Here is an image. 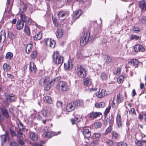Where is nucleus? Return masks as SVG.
<instances>
[{
  "instance_id": "f257e3e1",
  "label": "nucleus",
  "mask_w": 146,
  "mask_h": 146,
  "mask_svg": "<svg viewBox=\"0 0 146 146\" xmlns=\"http://www.w3.org/2000/svg\"><path fill=\"white\" fill-rule=\"evenodd\" d=\"M83 104L82 100H77L72 103L68 104L66 107V110L70 112L73 110L75 108L78 106H82Z\"/></svg>"
},
{
  "instance_id": "f03ea898",
  "label": "nucleus",
  "mask_w": 146,
  "mask_h": 146,
  "mask_svg": "<svg viewBox=\"0 0 146 146\" xmlns=\"http://www.w3.org/2000/svg\"><path fill=\"white\" fill-rule=\"evenodd\" d=\"M76 70L77 75L79 78H83L86 76V69L82 66L80 65H77Z\"/></svg>"
},
{
  "instance_id": "7ed1b4c3",
  "label": "nucleus",
  "mask_w": 146,
  "mask_h": 146,
  "mask_svg": "<svg viewBox=\"0 0 146 146\" xmlns=\"http://www.w3.org/2000/svg\"><path fill=\"white\" fill-rule=\"evenodd\" d=\"M63 59V56L59 55L57 51L55 52L52 55L53 60L57 64H62Z\"/></svg>"
},
{
  "instance_id": "20e7f679",
  "label": "nucleus",
  "mask_w": 146,
  "mask_h": 146,
  "mask_svg": "<svg viewBox=\"0 0 146 146\" xmlns=\"http://www.w3.org/2000/svg\"><path fill=\"white\" fill-rule=\"evenodd\" d=\"M60 79V77H58L48 82L44 85V90L47 91L49 90L51 86L53 85L56 82L58 81Z\"/></svg>"
},
{
  "instance_id": "39448f33",
  "label": "nucleus",
  "mask_w": 146,
  "mask_h": 146,
  "mask_svg": "<svg viewBox=\"0 0 146 146\" xmlns=\"http://www.w3.org/2000/svg\"><path fill=\"white\" fill-rule=\"evenodd\" d=\"M57 87L59 90L62 91H66L68 89L67 84L65 82L63 81L58 82Z\"/></svg>"
},
{
  "instance_id": "423d86ee",
  "label": "nucleus",
  "mask_w": 146,
  "mask_h": 146,
  "mask_svg": "<svg viewBox=\"0 0 146 146\" xmlns=\"http://www.w3.org/2000/svg\"><path fill=\"white\" fill-rule=\"evenodd\" d=\"M69 12L68 11H60L58 13V16L60 19L63 20L69 15Z\"/></svg>"
},
{
  "instance_id": "0eeeda50",
  "label": "nucleus",
  "mask_w": 146,
  "mask_h": 146,
  "mask_svg": "<svg viewBox=\"0 0 146 146\" xmlns=\"http://www.w3.org/2000/svg\"><path fill=\"white\" fill-rule=\"evenodd\" d=\"M50 78L48 76L42 78L39 81V85L41 86H43L45 84L50 81Z\"/></svg>"
},
{
  "instance_id": "6e6552de",
  "label": "nucleus",
  "mask_w": 146,
  "mask_h": 146,
  "mask_svg": "<svg viewBox=\"0 0 146 146\" xmlns=\"http://www.w3.org/2000/svg\"><path fill=\"white\" fill-rule=\"evenodd\" d=\"M45 42L46 45L49 46L50 47L53 48L54 47L56 42L54 40L47 38Z\"/></svg>"
},
{
  "instance_id": "1a4fd4ad",
  "label": "nucleus",
  "mask_w": 146,
  "mask_h": 146,
  "mask_svg": "<svg viewBox=\"0 0 146 146\" xmlns=\"http://www.w3.org/2000/svg\"><path fill=\"white\" fill-rule=\"evenodd\" d=\"M82 131L85 138H88L91 136V132L87 128L84 129Z\"/></svg>"
},
{
  "instance_id": "9d476101",
  "label": "nucleus",
  "mask_w": 146,
  "mask_h": 146,
  "mask_svg": "<svg viewBox=\"0 0 146 146\" xmlns=\"http://www.w3.org/2000/svg\"><path fill=\"white\" fill-rule=\"evenodd\" d=\"M17 99L15 95L10 94L6 96V101L8 102H11L14 101Z\"/></svg>"
},
{
  "instance_id": "9b49d317",
  "label": "nucleus",
  "mask_w": 146,
  "mask_h": 146,
  "mask_svg": "<svg viewBox=\"0 0 146 146\" xmlns=\"http://www.w3.org/2000/svg\"><path fill=\"white\" fill-rule=\"evenodd\" d=\"M101 114L102 113L100 112H92L89 113L88 116L89 118H95Z\"/></svg>"
},
{
  "instance_id": "f8f14e48",
  "label": "nucleus",
  "mask_w": 146,
  "mask_h": 146,
  "mask_svg": "<svg viewBox=\"0 0 146 146\" xmlns=\"http://www.w3.org/2000/svg\"><path fill=\"white\" fill-rule=\"evenodd\" d=\"M107 95V93L106 91L104 90H102L101 91L97 92L96 93V95L97 97L101 98L103 96H105Z\"/></svg>"
},
{
  "instance_id": "ddd939ff",
  "label": "nucleus",
  "mask_w": 146,
  "mask_h": 146,
  "mask_svg": "<svg viewBox=\"0 0 146 146\" xmlns=\"http://www.w3.org/2000/svg\"><path fill=\"white\" fill-rule=\"evenodd\" d=\"M1 138L2 141L1 145L2 146L3 143L7 141H9V138L7 133L1 135Z\"/></svg>"
},
{
  "instance_id": "4468645a",
  "label": "nucleus",
  "mask_w": 146,
  "mask_h": 146,
  "mask_svg": "<svg viewBox=\"0 0 146 146\" xmlns=\"http://www.w3.org/2000/svg\"><path fill=\"white\" fill-rule=\"evenodd\" d=\"M82 14V11L81 10H79L74 12L73 14V17L74 19H76L79 17Z\"/></svg>"
},
{
  "instance_id": "2eb2a0df",
  "label": "nucleus",
  "mask_w": 146,
  "mask_h": 146,
  "mask_svg": "<svg viewBox=\"0 0 146 146\" xmlns=\"http://www.w3.org/2000/svg\"><path fill=\"white\" fill-rule=\"evenodd\" d=\"M94 135L96 138V139L95 140L94 139L93 142V143L95 144H97L99 141V138L101 136V134L99 133H94Z\"/></svg>"
},
{
  "instance_id": "dca6fc26",
  "label": "nucleus",
  "mask_w": 146,
  "mask_h": 146,
  "mask_svg": "<svg viewBox=\"0 0 146 146\" xmlns=\"http://www.w3.org/2000/svg\"><path fill=\"white\" fill-rule=\"evenodd\" d=\"M84 84L85 86H89L92 84V81L90 78H87L84 79L83 80Z\"/></svg>"
},
{
  "instance_id": "f3484780",
  "label": "nucleus",
  "mask_w": 146,
  "mask_h": 146,
  "mask_svg": "<svg viewBox=\"0 0 146 146\" xmlns=\"http://www.w3.org/2000/svg\"><path fill=\"white\" fill-rule=\"evenodd\" d=\"M73 64L70 61H68L67 64H64V68L66 70H69L72 69Z\"/></svg>"
},
{
  "instance_id": "a211bd4d",
  "label": "nucleus",
  "mask_w": 146,
  "mask_h": 146,
  "mask_svg": "<svg viewBox=\"0 0 146 146\" xmlns=\"http://www.w3.org/2000/svg\"><path fill=\"white\" fill-rule=\"evenodd\" d=\"M128 64H131L134 66H136L138 67V65L139 64V63L138 60L135 59H131L128 62Z\"/></svg>"
},
{
  "instance_id": "6ab92c4d",
  "label": "nucleus",
  "mask_w": 146,
  "mask_h": 146,
  "mask_svg": "<svg viewBox=\"0 0 146 146\" xmlns=\"http://www.w3.org/2000/svg\"><path fill=\"white\" fill-rule=\"evenodd\" d=\"M63 29H57L56 31V35L57 38H61L63 35Z\"/></svg>"
},
{
  "instance_id": "aec40b11",
  "label": "nucleus",
  "mask_w": 146,
  "mask_h": 146,
  "mask_svg": "<svg viewBox=\"0 0 146 146\" xmlns=\"http://www.w3.org/2000/svg\"><path fill=\"white\" fill-rule=\"evenodd\" d=\"M24 23H22L21 21L19 20L17 23V28L18 30L22 29L24 26Z\"/></svg>"
},
{
  "instance_id": "412c9836",
  "label": "nucleus",
  "mask_w": 146,
  "mask_h": 146,
  "mask_svg": "<svg viewBox=\"0 0 146 146\" xmlns=\"http://www.w3.org/2000/svg\"><path fill=\"white\" fill-rule=\"evenodd\" d=\"M139 7L142 10L145 11L146 10L145 2L143 0H142L140 1Z\"/></svg>"
},
{
  "instance_id": "4be33fe9",
  "label": "nucleus",
  "mask_w": 146,
  "mask_h": 146,
  "mask_svg": "<svg viewBox=\"0 0 146 146\" xmlns=\"http://www.w3.org/2000/svg\"><path fill=\"white\" fill-rule=\"evenodd\" d=\"M116 122L118 126L119 127L122 125L121 119L120 115L118 114L116 117Z\"/></svg>"
},
{
  "instance_id": "5701e85b",
  "label": "nucleus",
  "mask_w": 146,
  "mask_h": 146,
  "mask_svg": "<svg viewBox=\"0 0 146 146\" xmlns=\"http://www.w3.org/2000/svg\"><path fill=\"white\" fill-rule=\"evenodd\" d=\"M0 110L6 118H8L9 117V115L7 110L5 109L2 108H1Z\"/></svg>"
},
{
  "instance_id": "b1692460",
  "label": "nucleus",
  "mask_w": 146,
  "mask_h": 146,
  "mask_svg": "<svg viewBox=\"0 0 146 146\" xmlns=\"http://www.w3.org/2000/svg\"><path fill=\"white\" fill-rule=\"evenodd\" d=\"M3 37V42H4L5 40L6 37V33L4 30L1 31L0 32V42H1V40Z\"/></svg>"
},
{
  "instance_id": "393cba45",
  "label": "nucleus",
  "mask_w": 146,
  "mask_h": 146,
  "mask_svg": "<svg viewBox=\"0 0 146 146\" xmlns=\"http://www.w3.org/2000/svg\"><path fill=\"white\" fill-rule=\"evenodd\" d=\"M30 70L32 72L35 73L36 69L35 64L31 62L29 66Z\"/></svg>"
},
{
  "instance_id": "a878e982",
  "label": "nucleus",
  "mask_w": 146,
  "mask_h": 146,
  "mask_svg": "<svg viewBox=\"0 0 146 146\" xmlns=\"http://www.w3.org/2000/svg\"><path fill=\"white\" fill-rule=\"evenodd\" d=\"M42 33L41 32L38 33L37 35H35L34 37V39L35 40H40L42 38Z\"/></svg>"
},
{
  "instance_id": "bb28decb",
  "label": "nucleus",
  "mask_w": 146,
  "mask_h": 146,
  "mask_svg": "<svg viewBox=\"0 0 146 146\" xmlns=\"http://www.w3.org/2000/svg\"><path fill=\"white\" fill-rule=\"evenodd\" d=\"M105 105V103L103 102H101L100 103H97L95 105V107L97 108H103Z\"/></svg>"
},
{
  "instance_id": "cd10ccee",
  "label": "nucleus",
  "mask_w": 146,
  "mask_h": 146,
  "mask_svg": "<svg viewBox=\"0 0 146 146\" xmlns=\"http://www.w3.org/2000/svg\"><path fill=\"white\" fill-rule=\"evenodd\" d=\"M30 138L34 141H36L38 140V137L34 133H31L30 134Z\"/></svg>"
},
{
  "instance_id": "c85d7f7f",
  "label": "nucleus",
  "mask_w": 146,
  "mask_h": 146,
  "mask_svg": "<svg viewBox=\"0 0 146 146\" xmlns=\"http://www.w3.org/2000/svg\"><path fill=\"white\" fill-rule=\"evenodd\" d=\"M43 100L44 101L50 104L52 102V100L51 98L48 96H44Z\"/></svg>"
},
{
  "instance_id": "c756f323",
  "label": "nucleus",
  "mask_w": 146,
  "mask_h": 146,
  "mask_svg": "<svg viewBox=\"0 0 146 146\" xmlns=\"http://www.w3.org/2000/svg\"><path fill=\"white\" fill-rule=\"evenodd\" d=\"M104 60H105V62L107 64H109L112 62V59L108 56L105 55L104 57Z\"/></svg>"
},
{
  "instance_id": "7c9ffc66",
  "label": "nucleus",
  "mask_w": 146,
  "mask_h": 146,
  "mask_svg": "<svg viewBox=\"0 0 146 146\" xmlns=\"http://www.w3.org/2000/svg\"><path fill=\"white\" fill-rule=\"evenodd\" d=\"M3 68L5 71H9L11 68V66L8 64L5 63L3 66Z\"/></svg>"
},
{
  "instance_id": "2f4dec72",
  "label": "nucleus",
  "mask_w": 146,
  "mask_h": 146,
  "mask_svg": "<svg viewBox=\"0 0 146 146\" xmlns=\"http://www.w3.org/2000/svg\"><path fill=\"white\" fill-rule=\"evenodd\" d=\"M88 41L83 37L80 40V44L82 46L85 45Z\"/></svg>"
},
{
  "instance_id": "473e14b6",
  "label": "nucleus",
  "mask_w": 146,
  "mask_h": 146,
  "mask_svg": "<svg viewBox=\"0 0 146 146\" xmlns=\"http://www.w3.org/2000/svg\"><path fill=\"white\" fill-rule=\"evenodd\" d=\"M90 35V33L89 31H87L85 32L84 33V35L83 37L85 38L86 40L88 41L89 37Z\"/></svg>"
},
{
  "instance_id": "72a5a7b5",
  "label": "nucleus",
  "mask_w": 146,
  "mask_h": 146,
  "mask_svg": "<svg viewBox=\"0 0 146 146\" xmlns=\"http://www.w3.org/2000/svg\"><path fill=\"white\" fill-rule=\"evenodd\" d=\"M21 18L22 20V22L24 23L26 21L27 17H26L24 15L23 13H21L20 14Z\"/></svg>"
},
{
  "instance_id": "f704fd0d",
  "label": "nucleus",
  "mask_w": 146,
  "mask_h": 146,
  "mask_svg": "<svg viewBox=\"0 0 146 146\" xmlns=\"http://www.w3.org/2000/svg\"><path fill=\"white\" fill-rule=\"evenodd\" d=\"M105 118L104 122L106 125H107L109 123L110 124L112 123V121L110 119V117L109 118L106 117V116H105Z\"/></svg>"
},
{
  "instance_id": "c9c22d12",
  "label": "nucleus",
  "mask_w": 146,
  "mask_h": 146,
  "mask_svg": "<svg viewBox=\"0 0 146 146\" xmlns=\"http://www.w3.org/2000/svg\"><path fill=\"white\" fill-rule=\"evenodd\" d=\"M24 31L27 35H29L30 33L29 28L28 26L26 25H25Z\"/></svg>"
},
{
  "instance_id": "e433bc0d",
  "label": "nucleus",
  "mask_w": 146,
  "mask_h": 146,
  "mask_svg": "<svg viewBox=\"0 0 146 146\" xmlns=\"http://www.w3.org/2000/svg\"><path fill=\"white\" fill-rule=\"evenodd\" d=\"M48 110H43L41 111V113L44 117H47L48 115Z\"/></svg>"
},
{
  "instance_id": "4c0bfd02",
  "label": "nucleus",
  "mask_w": 146,
  "mask_h": 146,
  "mask_svg": "<svg viewBox=\"0 0 146 146\" xmlns=\"http://www.w3.org/2000/svg\"><path fill=\"white\" fill-rule=\"evenodd\" d=\"M13 57V54L11 52H7L5 58L7 59H10Z\"/></svg>"
},
{
  "instance_id": "58836bf2",
  "label": "nucleus",
  "mask_w": 146,
  "mask_h": 146,
  "mask_svg": "<svg viewBox=\"0 0 146 146\" xmlns=\"http://www.w3.org/2000/svg\"><path fill=\"white\" fill-rule=\"evenodd\" d=\"M101 77L102 80H106L107 79V76L104 73H102L101 74Z\"/></svg>"
},
{
  "instance_id": "ea45409f",
  "label": "nucleus",
  "mask_w": 146,
  "mask_h": 146,
  "mask_svg": "<svg viewBox=\"0 0 146 146\" xmlns=\"http://www.w3.org/2000/svg\"><path fill=\"white\" fill-rule=\"evenodd\" d=\"M37 56V51H34L32 52L31 55V59H34Z\"/></svg>"
},
{
  "instance_id": "a19ab883",
  "label": "nucleus",
  "mask_w": 146,
  "mask_h": 146,
  "mask_svg": "<svg viewBox=\"0 0 146 146\" xmlns=\"http://www.w3.org/2000/svg\"><path fill=\"white\" fill-rule=\"evenodd\" d=\"M82 117L80 115H76L75 116L74 118L75 119L77 123H78L80 121Z\"/></svg>"
},
{
  "instance_id": "79ce46f5",
  "label": "nucleus",
  "mask_w": 146,
  "mask_h": 146,
  "mask_svg": "<svg viewBox=\"0 0 146 146\" xmlns=\"http://www.w3.org/2000/svg\"><path fill=\"white\" fill-rule=\"evenodd\" d=\"M82 117L80 115H76L75 116L74 118L75 119L77 123H78L80 121Z\"/></svg>"
},
{
  "instance_id": "37998d69",
  "label": "nucleus",
  "mask_w": 146,
  "mask_h": 146,
  "mask_svg": "<svg viewBox=\"0 0 146 146\" xmlns=\"http://www.w3.org/2000/svg\"><path fill=\"white\" fill-rule=\"evenodd\" d=\"M122 100H121V97L120 94H119L117 95V100L116 102L117 104H118L119 103L122 102Z\"/></svg>"
},
{
  "instance_id": "c03bdc74",
  "label": "nucleus",
  "mask_w": 146,
  "mask_h": 146,
  "mask_svg": "<svg viewBox=\"0 0 146 146\" xmlns=\"http://www.w3.org/2000/svg\"><path fill=\"white\" fill-rule=\"evenodd\" d=\"M45 135L46 137L50 138L53 135L52 133L49 132H47L45 133Z\"/></svg>"
},
{
  "instance_id": "a18cd8bd",
  "label": "nucleus",
  "mask_w": 146,
  "mask_h": 146,
  "mask_svg": "<svg viewBox=\"0 0 146 146\" xmlns=\"http://www.w3.org/2000/svg\"><path fill=\"white\" fill-rule=\"evenodd\" d=\"M130 39L131 40H137L139 39V37L138 36H137L134 35H131L130 37Z\"/></svg>"
},
{
  "instance_id": "49530a36",
  "label": "nucleus",
  "mask_w": 146,
  "mask_h": 146,
  "mask_svg": "<svg viewBox=\"0 0 146 146\" xmlns=\"http://www.w3.org/2000/svg\"><path fill=\"white\" fill-rule=\"evenodd\" d=\"M18 126L20 130H24L25 128V127L23 126V124L21 122L19 123Z\"/></svg>"
},
{
  "instance_id": "de8ad7c7",
  "label": "nucleus",
  "mask_w": 146,
  "mask_h": 146,
  "mask_svg": "<svg viewBox=\"0 0 146 146\" xmlns=\"http://www.w3.org/2000/svg\"><path fill=\"white\" fill-rule=\"evenodd\" d=\"M141 23L143 24H146V17L145 16L143 17L140 20Z\"/></svg>"
},
{
  "instance_id": "09e8293b",
  "label": "nucleus",
  "mask_w": 146,
  "mask_h": 146,
  "mask_svg": "<svg viewBox=\"0 0 146 146\" xmlns=\"http://www.w3.org/2000/svg\"><path fill=\"white\" fill-rule=\"evenodd\" d=\"M18 141L19 144L21 146H25V144L22 140L19 139Z\"/></svg>"
},
{
  "instance_id": "8fccbe9b",
  "label": "nucleus",
  "mask_w": 146,
  "mask_h": 146,
  "mask_svg": "<svg viewBox=\"0 0 146 146\" xmlns=\"http://www.w3.org/2000/svg\"><path fill=\"white\" fill-rule=\"evenodd\" d=\"M94 125L96 128H98L101 127L102 126V123L100 122H98L95 123Z\"/></svg>"
},
{
  "instance_id": "3c124183",
  "label": "nucleus",
  "mask_w": 146,
  "mask_h": 146,
  "mask_svg": "<svg viewBox=\"0 0 146 146\" xmlns=\"http://www.w3.org/2000/svg\"><path fill=\"white\" fill-rule=\"evenodd\" d=\"M106 143L108 146H111L113 144V143L112 141L109 140L106 141Z\"/></svg>"
},
{
  "instance_id": "603ef678",
  "label": "nucleus",
  "mask_w": 146,
  "mask_h": 146,
  "mask_svg": "<svg viewBox=\"0 0 146 146\" xmlns=\"http://www.w3.org/2000/svg\"><path fill=\"white\" fill-rule=\"evenodd\" d=\"M140 45H136L134 47V50L135 52L139 51L140 50Z\"/></svg>"
},
{
  "instance_id": "864d4df0",
  "label": "nucleus",
  "mask_w": 146,
  "mask_h": 146,
  "mask_svg": "<svg viewBox=\"0 0 146 146\" xmlns=\"http://www.w3.org/2000/svg\"><path fill=\"white\" fill-rule=\"evenodd\" d=\"M118 146H127V144L123 142H120L118 143Z\"/></svg>"
},
{
  "instance_id": "5fc2aeb1",
  "label": "nucleus",
  "mask_w": 146,
  "mask_h": 146,
  "mask_svg": "<svg viewBox=\"0 0 146 146\" xmlns=\"http://www.w3.org/2000/svg\"><path fill=\"white\" fill-rule=\"evenodd\" d=\"M131 112L134 115H136V113L134 108H132L131 109L130 111H129V114H130Z\"/></svg>"
},
{
  "instance_id": "6e6d98bb",
  "label": "nucleus",
  "mask_w": 146,
  "mask_h": 146,
  "mask_svg": "<svg viewBox=\"0 0 146 146\" xmlns=\"http://www.w3.org/2000/svg\"><path fill=\"white\" fill-rule=\"evenodd\" d=\"M110 106L109 108L106 109L104 113L105 116H106L107 114L109 113L110 111Z\"/></svg>"
},
{
  "instance_id": "4d7b16f0",
  "label": "nucleus",
  "mask_w": 146,
  "mask_h": 146,
  "mask_svg": "<svg viewBox=\"0 0 146 146\" xmlns=\"http://www.w3.org/2000/svg\"><path fill=\"white\" fill-rule=\"evenodd\" d=\"M9 146H18V145L17 143L12 142L9 143Z\"/></svg>"
},
{
  "instance_id": "13d9d810",
  "label": "nucleus",
  "mask_w": 146,
  "mask_h": 146,
  "mask_svg": "<svg viewBox=\"0 0 146 146\" xmlns=\"http://www.w3.org/2000/svg\"><path fill=\"white\" fill-rule=\"evenodd\" d=\"M10 133L12 136H16L15 132L13 130H12L11 129H10L9 130Z\"/></svg>"
},
{
  "instance_id": "bf43d9fd",
  "label": "nucleus",
  "mask_w": 146,
  "mask_h": 146,
  "mask_svg": "<svg viewBox=\"0 0 146 146\" xmlns=\"http://www.w3.org/2000/svg\"><path fill=\"white\" fill-rule=\"evenodd\" d=\"M70 121L72 123V124H76L77 123H78L75 120V119L74 118H72L70 119Z\"/></svg>"
},
{
  "instance_id": "052dcab7",
  "label": "nucleus",
  "mask_w": 146,
  "mask_h": 146,
  "mask_svg": "<svg viewBox=\"0 0 146 146\" xmlns=\"http://www.w3.org/2000/svg\"><path fill=\"white\" fill-rule=\"evenodd\" d=\"M111 127L110 125L106 129L105 133L106 134H107V133H109L110 132L111 130Z\"/></svg>"
},
{
  "instance_id": "680f3d73",
  "label": "nucleus",
  "mask_w": 146,
  "mask_h": 146,
  "mask_svg": "<svg viewBox=\"0 0 146 146\" xmlns=\"http://www.w3.org/2000/svg\"><path fill=\"white\" fill-rule=\"evenodd\" d=\"M62 105V102L61 101L58 102L56 103V105L58 107H61Z\"/></svg>"
},
{
  "instance_id": "e2e57ef3",
  "label": "nucleus",
  "mask_w": 146,
  "mask_h": 146,
  "mask_svg": "<svg viewBox=\"0 0 146 146\" xmlns=\"http://www.w3.org/2000/svg\"><path fill=\"white\" fill-rule=\"evenodd\" d=\"M22 135H23V133L22 132L20 131H17V134L16 135L17 137H20Z\"/></svg>"
},
{
  "instance_id": "0e129e2a",
  "label": "nucleus",
  "mask_w": 146,
  "mask_h": 146,
  "mask_svg": "<svg viewBox=\"0 0 146 146\" xmlns=\"http://www.w3.org/2000/svg\"><path fill=\"white\" fill-rule=\"evenodd\" d=\"M145 50V49L141 45H140V50L139 51L144 52Z\"/></svg>"
},
{
  "instance_id": "69168bd1",
  "label": "nucleus",
  "mask_w": 146,
  "mask_h": 146,
  "mask_svg": "<svg viewBox=\"0 0 146 146\" xmlns=\"http://www.w3.org/2000/svg\"><path fill=\"white\" fill-rule=\"evenodd\" d=\"M133 30L134 32H139L140 31V29L138 27H134Z\"/></svg>"
},
{
  "instance_id": "338daca9",
  "label": "nucleus",
  "mask_w": 146,
  "mask_h": 146,
  "mask_svg": "<svg viewBox=\"0 0 146 146\" xmlns=\"http://www.w3.org/2000/svg\"><path fill=\"white\" fill-rule=\"evenodd\" d=\"M113 136L115 138H116L118 136V134L115 131H113Z\"/></svg>"
},
{
  "instance_id": "774afa93",
  "label": "nucleus",
  "mask_w": 146,
  "mask_h": 146,
  "mask_svg": "<svg viewBox=\"0 0 146 146\" xmlns=\"http://www.w3.org/2000/svg\"><path fill=\"white\" fill-rule=\"evenodd\" d=\"M137 145L138 146H142L143 145H144V144H143L141 141H138L137 142Z\"/></svg>"
}]
</instances>
